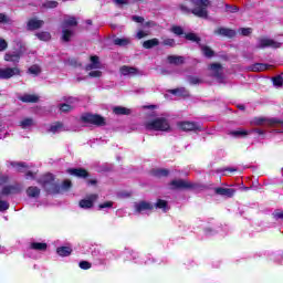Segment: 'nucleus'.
<instances>
[{
	"instance_id": "25",
	"label": "nucleus",
	"mask_w": 283,
	"mask_h": 283,
	"mask_svg": "<svg viewBox=\"0 0 283 283\" xmlns=\"http://www.w3.org/2000/svg\"><path fill=\"white\" fill-rule=\"evenodd\" d=\"M158 45H160V40H158V38H154L143 42L144 50H151V48H156Z\"/></svg>"
},
{
	"instance_id": "13",
	"label": "nucleus",
	"mask_w": 283,
	"mask_h": 283,
	"mask_svg": "<svg viewBox=\"0 0 283 283\" xmlns=\"http://www.w3.org/2000/svg\"><path fill=\"white\" fill-rule=\"evenodd\" d=\"M216 196H222L223 198H233L235 196V189L217 187L213 189Z\"/></svg>"
},
{
	"instance_id": "24",
	"label": "nucleus",
	"mask_w": 283,
	"mask_h": 283,
	"mask_svg": "<svg viewBox=\"0 0 283 283\" xmlns=\"http://www.w3.org/2000/svg\"><path fill=\"white\" fill-rule=\"evenodd\" d=\"M21 190L17 186H4L2 188L1 195L2 196H12L14 193H19Z\"/></svg>"
},
{
	"instance_id": "27",
	"label": "nucleus",
	"mask_w": 283,
	"mask_h": 283,
	"mask_svg": "<svg viewBox=\"0 0 283 283\" xmlns=\"http://www.w3.org/2000/svg\"><path fill=\"white\" fill-rule=\"evenodd\" d=\"M155 178H167L169 176V169L167 168H157L151 170Z\"/></svg>"
},
{
	"instance_id": "33",
	"label": "nucleus",
	"mask_w": 283,
	"mask_h": 283,
	"mask_svg": "<svg viewBox=\"0 0 283 283\" xmlns=\"http://www.w3.org/2000/svg\"><path fill=\"white\" fill-rule=\"evenodd\" d=\"M30 249L33 251H48V243L44 242H32Z\"/></svg>"
},
{
	"instance_id": "56",
	"label": "nucleus",
	"mask_w": 283,
	"mask_h": 283,
	"mask_svg": "<svg viewBox=\"0 0 283 283\" xmlns=\"http://www.w3.org/2000/svg\"><path fill=\"white\" fill-rule=\"evenodd\" d=\"M102 75H103V72L101 71H91L88 73V76H91V78H101Z\"/></svg>"
},
{
	"instance_id": "42",
	"label": "nucleus",
	"mask_w": 283,
	"mask_h": 283,
	"mask_svg": "<svg viewBox=\"0 0 283 283\" xmlns=\"http://www.w3.org/2000/svg\"><path fill=\"white\" fill-rule=\"evenodd\" d=\"M59 109L63 114H69V112H72V109H74V106H72V105H70L67 103H63V104L59 105Z\"/></svg>"
},
{
	"instance_id": "28",
	"label": "nucleus",
	"mask_w": 283,
	"mask_h": 283,
	"mask_svg": "<svg viewBox=\"0 0 283 283\" xmlns=\"http://www.w3.org/2000/svg\"><path fill=\"white\" fill-rule=\"evenodd\" d=\"M73 36H74V31H72L70 29H63L61 41H62V43H70V41H72Z\"/></svg>"
},
{
	"instance_id": "36",
	"label": "nucleus",
	"mask_w": 283,
	"mask_h": 283,
	"mask_svg": "<svg viewBox=\"0 0 283 283\" xmlns=\"http://www.w3.org/2000/svg\"><path fill=\"white\" fill-rule=\"evenodd\" d=\"M11 167H15L20 174H24L25 170L23 169H28L30 166H28L25 161H20V163H11Z\"/></svg>"
},
{
	"instance_id": "48",
	"label": "nucleus",
	"mask_w": 283,
	"mask_h": 283,
	"mask_svg": "<svg viewBox=\"0 0 283 283\" xmlns=\"http://www.w3.org/2000/svg\"><path fill=\"white\" fill-rule=\"evenodd\" d=\"M188 81L190 85H200V83H202V80H200V77L193 75H189Z\"/></svg>"
},
{
	"instance_id": "45",
	"label": "nucleus",
	"mask_w": 283,
	"mask_h": 283,
	"mask_svg": "<svg viewBox=\"0 0 283 283\" xmlns=\"http://www.w3.org/2000/svg\"><path fill=\"white\" fill-rule=\"evenodd\" d=\"M171 32L172 34H176V36H182V34H186L185 29H182L180 25H174L171 28Z\"/></svg>"
},
{
	"instance_id": "39",
	"label": "nucleus",
	"mask_w": 283,
	"mask_h": 283,
	"mask_svg": "<svg viewBox=\"0 0 283 283\" xmlns=\"http://www.w3.org/2000/svg\"><path fill=\"white\" fill-rule=\"evenodd\" d=\"M114 45H118L119 48H126L129 43V39L127 38H116L113 40Z\"/></svg>"
},
{
	"instance_id": "35",
	"label": "nucleus",
	"mask_w": 283,
	"mask_h": 283,
	"mask_svg": "<svg viewBox=\"0 0 283 283\" xmlns=\"http://www.w3.org/2000/svg\"><path fill=\"white\" fill-rule=\"evenodd\" d=\"M229 136H233L234 138H244L249 136V132L244 129H239V130H231L229 133Z\"/></svg>"
},
{
	"instance_id": "8",
	"label": "nucleus",
	"mask_w": 283,
	"mask_h": 283,
	"mask_svg": "<svg viewBox=\"0 0 283 283\" xmlns=\"http://www.w3.org/2000/svg\"><path fill=\"white\" fill-rule=\"evenodd\" d=\"M281 43L272 40V39H268V38H261L259 40V44L256 45L258 50H264L266 48H273L274 50H277V48H281Z\"/></svg>"
},
{
	"instance_id": "10",
	"label": "nucleus",
	"mask_w": 283,
	"mask_h": 283,
	"mask_svg": "<svg viewBox=\"0 0 283 283\" xmlns=\"http://www.w3.org/2000/svg\"><path fill=\"white\" fill-rule=\"evenodd\" d=\"M269 125V127H274V125H282L283 120L277 118H265V117H255L254 118V125L261 126V125Z\"/></svg>"
},
{
	"instance_id": "46",
	"label": "nucleus",
	"mask_w": 283,
	"mask_h": 283,
	"mask_svg": "<svg viewBox=\"0 0 283 283\" xmlns=\"http://www.w3.org/2000/svg\"><path fill=\"white\" fill-rule=\"evenodd\" d=\"M272 83H273L274 87H282V85H283L282 75H276V76L272 77Z\"/></svg>"
},
{
	"instance_id": "14",
	"label": "nucleus",
	"mask_w": 283,
	"mask_h": 283,
	"mask_svg": "<svg viewBox=\"0 0 283 283\" xmlns=\"http://www.w3.org/2000/svg\"><path fill=\"white\" fill-rule=\"evenodd\" d=\"M67 174L75 176V178H83L84 180L90 178V171L85 168H69Z\"/></svg>"
},
{
	"instance_id": "40",
	"label": "nucleus",
	"mask_w": 283,
	"mask_h": 283,
	"mask_svg": "<svg viewBox=\"0 0 283 283\" xmlns=\"http://www.w3.org/2000/svg\"><path fill=\"white\" fill-rule=\"evenodd\" d=\"M42 8H44L45 10H54V8H59V1H45L44 3H42Z\"/></svg>"
},
{
	"instance_id": "57",
	"label": "nucleus",
	"mask_w": 283,
	"mask_h": 283,
	"mask_svg": "<svg viewBox=\"0 0 283 283\" xmlns=\"http://www.w3.org/2000/svg\"><path fill=\"white\" fill-rule=\"evenodd\" d=\"M8 50V42L6 39H0V52H6Z\"/></svg>"
},
{
	"instance_id": "29",
	"label": "nucleus",
	"mask_w": 283,
	"mask_h": 283,
	"mask_svg": "<svg viewBox=\"0 0 283 283\" xmlns=\"http://www.w3.org/2000/svg\"><path fill=\"white\" fill-rule=\"evenodd\" d=\"M72 248L70 247H59L56 248V253L60 255V258H69V255H72Z\"/></svg>"
},
{
	"instance_id": "18",
	"label": "nucleus",
	"mask_w": 283,
	"mask_h": 283,
	"mask_svg": "<svg viewBox=\"0 0 283 283\" xmlns=\"http://www.w3.org/2000/svg\"><path fill=\"white\" fill-rule=\"evenodd\" d=\"M169 94H172L174 96H182L184 98H189V90L186 87H179V88H172L169 90Z\"/></svg>"
},
{
	"instance_id": "19",
	"label": "nucleus",
	"mask_w": 283,
	"mask_h": 283,
	"mask_svg": "<svg viewBox=\"0 0 283 283\" xmlns=\"http://www.w3.org/2000/svg\"><path fill=\"white\" fill-rule=\"evenodd\" d=\"M91 63L86 65V71L98 70L101 67V59L98 55H92L90 57Z\"/></svg>"
},
{
	"instance_id": "26",
	"label": "nucleus",
	"mask_w": 283,
	"mask_h": 283,
	"mask_svg": "<svg viewBox=\"0 0 283 283\" xmlns=\"http://www.w3.org/2000/svg\"><path fill=\"white\" fill-rule=\"evenodd\" d=\"M113 114H116V116H129V114H132V109L124 106H115L113 108Z\"/></svg>"
},
{
	"instance_id": "7",
	"label": "nucleus",
	"mask_w": 283,
	"mask_h": 283,
	"mask_svg": "<svg viewBox=\"0 0 283 283\" xmlns=\"http://www.w3.org/2000/svg\"><path fill=\"white\" fill-rule=\"evenodd\" d=\"M20 75H21V70L18 66L0 69L1 80L8 81L9 78H12V76H20Z\"/></svg>"
},
{
	"instance_id": "43",
	"label": "nucleus",
	"mask_w": 283,
	"mask_h": 283,
	"mask_svg": "<svg viewBox=\"0 0 283 283\" xmlns=\"http://www.w3.org/2000/svg\"><path fill=\"white\" fill-rule=\"evenodd\" d=\"M161 45L165 48H176V40L171 38H166L163 40Z\"/></svg>"
},
{
	"instance_id": "54",
	"label": "nucleus",
	"mask_w": 283,
	"mask_h": 283,
	"mask_svg": "<svg viewBox=\"0 0 283 283\" xmlns=\"http://www.w3.org/2000/svg\"><path fill=\"white\" fill-rule=\"evenodd\" d=\"M114 207V201H106L98 205V209H112Z\"/></svg>"
},
{
	"instance_id": "34",
	"label": "nucleus",
	"mask_w": 283,
	"mask_h": 283,
	"mask_svg": "<svg viewBox=\"0 0 283 283\" xmlns=\"http://www.w3.org/2000/svg\"><path fill=\"white\" fill-rule=\"evenodd\" d=\"M4 61L8 63H19V61H21V56L19 54L6 53Z\"/></svg>"
},
{
	"instance_id": "50",
	"label": "nucleus",
	"mask_w": 283,
	"mask_h": 283,
	"mask_svg": "<svg viewBox=\"0 0 283 283\" xmlns=\"http://www.w3.org/2000/svg\"><path fill=\"white\" fill-rule=\"evenodd\" d=\"M67 189H72V181L70 179H65L61 186V191H67Z\"/></svg>"
},
{
	"instance_id": "38",
	"label": "nucleus",
	"mask_w": 283,
	"mask_h": 283,
	"mask_svg": "<svg viewBox=\"0 0 283 283\" xmlns=\"http://www.w3.org/2000/svg\"><path fill=\"white\" fill-rule=\"evenodd\" d=\"M39 41H50L52 39V34L48 31H41L35 34Z\"/></svg>"
},
{
	"instance_id": "62",
	"label": "nucleus",
	"mask_w": 283,
	"mask_h": 283,
	"mask_svg": "<svg viewBox=\"0 0 283 283\" xmlns=\"http://www.w3.org/2000/svg\"><path fill=\"white\" fill-rule=\"evenodd\" d=\"M113 1L117 6H128L129 4V1H127V0H113Z\"/></svg>"
},
{
	"instance_id": "51",
	"label": "nucleus",
	"mask_w": 283,
	"mask_h": 283,
	"mask_svg": "<svg viewBox=\"0 0 283 283\" xmlns=\"http://www.w3.org/2000/svg\"><path fill=\"white\" fill-rule=\"evenodd\" d=\"M80 269H82L83 271H88V269H92V263H90L88 261H81L78 263Z\"/></svg>"
},
{
	"instance_id": "41",
	"label": "nucleus",
	"mask_w": 283,
	"mask_h": 283,
	"mask_svg": "<svg viewBox=\"0 0 283 283\" xmlns=\"http://www.w3.org/2000/svg\"><path fill=\"white\" fill-rule=\"evenodd\" d=\"M59 129H63V122H55L54 125H51L49 132L51 134H56Z\"/></svg>"
},
{
	"instance_id": "49",
	"label": "nucleus",
	"mask_w": 283,
	"mask_h": 283,
	"mask_svg": "<svg viewBox=\"0 0 283 283\" xmlns=\"http://www.w3.org/2000/svg\"><path fill=\"white\" fill-rule=\"evenodd\" d=\"M226 12L235 14V12H240V8L238 6L226 4Z\"/></svg>"
},
{
	"instance_id": "52",
	"label": "nucleus",
	"mask_w": 283,
	"mask_h": 283,
	"mask_svg": "<svg viewBox=\"0 0 283 283\" xmlns=\"http://www.w3.org/2000/svg\"><path fill=\"white\" fill-rule=\"evenodd\" d=\"M253 32V29L251 28H241L240 29V34H242V36H250Z\"/></svg>"
},
{
	"instance_id": "21",
	"label": "nucleus",
	"mask_w": 283,
	"mask_h": 283,
	"mask_svg": "<svg viewBox=\"0 0 283 283\" xmlns=\"http://www.w3.org/2000/svg\"><path fill=\"white\" fill-rule=\"evenodd\" d=\"M273 65L266 63H254L251 66L252 72H266V70H271Z\"/></svg>"
},
{
	"instance_id": "61",
	"label": "nucleus",
	"mask_w": 283,
	"mask_h": 283,
	"mask_svg": "<svg viewBox=\"0 0 283 283\" xmlns=\"http://www.w3.org/2000/svg\"><path fill=\"white\" fill-rule=\"evenodd\" d=\"M273 216L275 220H283V211H275Z\"/></svg>"
},
{
	"instance_id": "15",
	"label": "nucleus",
	"mask_w": 283,
	"mask_h": 283,
	"mask_svg": "<svg viewBox=\"0 0 283 283\" xmlns=\"http://www.w3.org/2000/svg\"><path fill=\"white\" fill-rule=\"evenodd\" d=\"M44 24L45 22L43 20L31 18L27 23V30H29L30 32H33V30H41V28H43Z\"/></svg>"
},
{
	"instance_id": "12",
	"label": "nucleus",
	"mask_w": 283,
	"mask_h": 283,
	"mask_svg": "<svg viewBox=\"0 0 283 283\" xmlns=\"http://www.w3.org/2000/svg\"><path fill=\"white\" fill-rule=\"evenodd\" d=\"M210 70L212 71L213 78H217V81H222L224 78V71L222 69V64L212 63L210 65Z\"/></svg>"
},
{
	"instance_id": "47",
	"label": "nucleus",
	"mask_w": 283,
	"mask_h": 283,
	"mask_svg": "<svg viewBox=\"0 0 283 283\" xmlns=\"http://www.w3.org/2000/svg\"><path fill=\"white\" fill-rule=\"evenodd\" d=\"M29 74H33L34 76H39L41 74V67L39 65H32L28 69Z\"/></svg>"
},
{
	"instance_id": "3",
	"label": "nucleus",
	"mask_w": 283,
	"mask_h": 283,
	"mask_svg": "<svg viewBox=\"0 0 283 283\" xmlns=\"http://www.w3.org/2000/svg\"><path fill=\"white\" fill-rule=\"evenodd\" d=\"M146 129L149 132H171V125L165 117H157L145 124Z\"/></svg>"
},
{
	"instance_id": "1",
	"label": "nucleus",
	"mask_w": 283,
	"mask_h": 283,
	"mask_svg": "<svg viewBox=\"0 0 283 283\" xmlns=\"http://www.w3.org/2000/svg\"><path fill=\"white\" fill-rule=\"evenodd\" d=\"M192 9H189L186 4H180L179 9L184 14H193L198 19H209V8L211 0H191Z\"/></svg>"
},
{
	"instance_id": "60",
	"label": "nucleus",
	"mask_w": 283,
	"mask_h": 283,
	"mask_svg": "<svg viewBox=\"0 0 283 283\" xmlns=\"http://www.w3.org/2000/svg\"><path fill=\"white\" fill-rule=\"evenodd\" d=\"M133 21H135L136 23H144L145 18H143L140 15H133Z\"/></svg>"
},
{
	"instance_id": "37",
	"label": "nucleus",
	"mask_w": 283,
	"mask_h": 283,
	"mask_svg": "<svg viewBox=\"0 0 283 283\" xmlns=\"http://www.w3.org/2000/svg\"><path fill=\"white\" fill-rule=\"evenodd\" d=\"M76 25H78V21L74 17L63 21V28H76Z\"/></svg>"
},
{
	"instance_id": "22",
	"label": "nucleus",
	"mask_w": 283,
	"mask_h": 283,
	"mask_svg": "<svg viewBox=\"0 0 283 283\" xmlns=\"http://www.w3.org/2000/svg\"><path fill=\"white\" fill-rule=\"evenodd\" d=\"M21 103H39V95L35 94H24L19 97Z\"/></svg>"
},
{
	"instance_id": "58",
	"label": "nucleus",
	"mask_w": 283,
	"mask_h": 283,
	"mask_svg": "<svg viewBox=\"0 0 283 283\" xmlns=\"http://www.w3.org/2000/svg\"><path fill=\"white\" fill-rule=\"evenodd\" d=\"M0 23H10V18L6 13H0Z\"/></svg>"
},
{
	"instance_id": "23",
	"label": "nucleus",
	"mask_w": 283,
	"mask_h": 283,
	"mask_svg": "<svg viewBox=\"0 0 283 283\" xmlns=\"http://www.w3.org/2000/svg\"><path fill=\"white\" fill-rule=\"evenodd\" d=\"M154 209H161L163 213H167V211H169V202L164 199H157L156 203L154 205Z\"/></svg>"
},
{
	"instance_id": "5",
	"label": "nucleus",
	"mask_w": 283,
	"mask_h": 283,
	"mask_svg": "<svg viewBox=\"0 0 283 283\" xmlns=\"http://www.w3.org/2000/svg\"><path fill=\"white\" fill-rule=\"evenodd\" d=\"M169 186L172 191L196 189L195 184H191L185 179H174L169 182Z\"/></svg>"
},
{
	"instance_id": "4",
	"label": "nucleus",
	"mask_w": 283,
	"mask_h": 283,
	"mask_svg": "<svg viewBox=\"0 0 283 283\" xmlns=\"http://www.w3.org/2000/svg\"><path fill=\"white\" fill-rule=\"evenodd\" d=\"M82 123H88L90 125H95V127H105L107 120L105 117L98 114L86 113L81 116Z\"/></svg>"
},
{
	"instance_id": "53",
	"label": "nucleus",
	"mask_w": 283,
	"mask_h": 283,
	"mask_svg": "<svg viewBox=\"0 0 283 283\" xmlns=\"http://www.w3.org/2000/svg\"><path fill=\"white\" fill-rule=\"evenodd\" d=\"M10 209V203L6 200H0V211H8Z\"/></svg>"
},
{
	"instance_id": "9",
	"label": "nucleus",
	"mask_w": 283,
	"mask_h": 283,
	"mask_svg": "<svg viewBox=\"0 0 283 283\" xmlns=\"http://www.w3.org/2000/svg\"><path fill=\"white\" fill-rule=\"evenodd\" d=\"M96 200H98V195L91 193L85 199L78 201V207L81 209H92L94 208V202H96Z\"/></svg>"
},
{
	"instance_id": "63",
	"label": "nucleus",
	"mask_w": 283,
	"mask_h": 283,
	"mask_svg": "<svg viewBox=\"0 0 283 283\" xmlns=\"http://www.w3.org/2000/svg\"><path fill=\"white\" fill-rule=\"evenodd\" d=\"M8 180H9L8 176H1L0 177V187H1V185H6L8 182Z\"/></svg>"
},
{
	"instance_id": "16",
	"label": "nucleus",
	"mask_w": 283,
	"mask_h": 283,
	"mask_svg": "<svg viewBox=\"0 0 283 283\" xmlns=\"http://www.w3.org/2000/svg\"><path fill=\"white\" fill-rule=\"evenodd\" d=\"M135 211H137V213H143V211H154V203L145 200L139 201L135 206Z\"/></svg>"
},
{
	"instance_id": "32",
	"label": "nucleus",
	"mask_w": 283,
	"mask_h": 283,
	"mask_svg": "<svg viewBox=\"0 0 283 283\" xmlns=\"http://www.w3.org/2000/svg\"><path fill=\"white\" fill-rule=\"evenodd\" d=\"M167 59L170 65H182L185 63V57L180 55H169Z\"/></svg>"
},
{
	"instance_id": "31",
	"label": "nucleus",
	"mask_w": 283,
	"mask_h": 283,
	"mask_svg": "<svg viewBox=\"0 0 283 283\" xmlns=\"http://www.w3.org/2000/svg\"><path fill=\"white\" fill-rule=\"evenodd\" d=\"M27 195L29 198H39V196H41V189H39L36 186H30L27 189Z\"/></svg>"
},
{
	"instance_id": "64",
	"label": "nucleus",
	"mask_w": 283,
	"mask_h": 283,
	"mask_svg": "<svg viewBox=\"0 0 283 283\" xmlns=\"http://www.w3.org/2000/svg\"><path fill=\"white\" fill-rule=\"evenodd\" d=\"M145 36H147V33L144 32V31H139V32L137 33V39H145Z\"/></svg>"
},
{
	"instance_id": "2",
	"label": "nucleus",
	"mask_w": 283,
	"mask_h": 283,
	"mask_svg": "<svg viewBox=\"0 0 283 283\" xmlns=\"http://www.w3.org/2000/svg\"><path fill=\"white\" fill-rule=\"evenodd\" d=\"M54 180L55 177L51 172H49L38 179V185H41L46 193H61V185L55 184Z\"/></svg>"
},
{
	"instance_id": "17",
	"label": "nucleus",
	"mask_w": 283,
	"mask_h": 283,
	"mask_svg": "<svg viewBox=\"0 0 283 283\" xmlns=\"http://www.w3.org/2000/svg\"><path fill=\"white\" fill-rule=\"evenodd\" d=\"M119 72L123 76H136V74H138V69L123 65L120 66Z\"/></svg>"
},
{
	"instance_id": "55",
	"label": "nucleus",
	"mask_w": 283,
	"mask_h": 283,
	"mask_svg": "<svg viewBox=\"0 0 283 283\" xmlns=\"http://www.w3.org/2000/svg\"><path fill=\"white\" fill-rule=\"evenodd\" d=\"M25 178H27V180H35V178H36V171L34 172V171H32V170H28V171L25 172Z\"/></svg>"
},
{
	"instance_id": "59",
	"label": "nucleus",
	"mask_w": 283,
	"mask_h": 283,
	"mask_svg": "<svg viewBox=\"0 0 283 283\" xmlns=\"http://www.w3.org/2000/svg\"><path fill=\"white\" fill-rule=\"evenodd\" d=\"M86 185L88 187H96V185H98V179H87Z\"/></svg>"
},
{
	"instance_id": "44",
	"label": "nucleus",
	"mask_w": 283,
	"mask_h": 283,
	"mask_svg": "<svg viewBox=\"0 0 283 283\" xmlns=\"http://www.w3.org/2000/svg\"><path fill=\"white\" fill-rule=\"evenodd\" d=\"M33 123L34 120L28 117L20 122V127H22V129H27V127H32Z\"/></svg>"
},
{
	"instance_id": "11",
	"label": "nucleus",
	"mask_w": 283,
	"mask_h": 283,
	"mask_svg": "<svg viewBox=\"0 0 283 283\" xmlns=\"http://www.w3.org/2000/svg\"><path fill=\"white\" fill-rule=\"evenodd\" d=\"M213 34H216V36H226L227 39H233L237 33L235 30L219 27L213 31Z\"/></svg>"
},
{
	"instance_id": "6",
	"label": "nucleus",
	"mask_w": 283,
	"mask_h": 283,
	"mask_svg": "<svg viewBox=\"0 0 283 283\" xmlns=\"http://www.w3.org/2000/svg\"><path fill=\"white\" fill-rule=\"evenodd\" d=\"M181 132H202V125L196 122L184 120L177 124Z\"/></svg>"
},
{
	"instance_id": "20",
	"label": "nucleus",
	"mask_w": 283,
	"mask_h": 283,
	"mask_svg": "<svg viewBox=\"0 0 283 283\" xmlns=\"http://www.w3.org/2000/svg\"><path fill=\"white\" fill-rule=\"evenodd\" d=\"M199 48H200L203 56H206V59H213V56H216V51H213V49H211V46L205 45V44H199Z\"/></svg>"
},
{
	"instance_id": "30",
	"label": "nucleus",
	"mask_w": 283,
	"mask_h": 283,
	"mask_svg": "<svg viewBox=\"0 0 283 283\" xmlns=\"http://www.w3.org/2000/svg\"><path fill=\"white\" fill-rule=\"evenodd\" d=\"M185 40L191 41L192 43H197V45H199V46L202 44V43H200V41H202V39L193 32L185 33Z\"/></svg>"
}]
</instances>
